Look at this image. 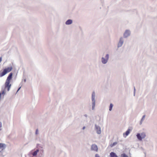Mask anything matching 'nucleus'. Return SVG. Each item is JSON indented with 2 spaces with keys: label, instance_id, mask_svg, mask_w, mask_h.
Masks as SVG:
<instances>
[{
  "label": "nucleus",
  "instance_id": "23",
  "mask_svg": "<svg viewBox=\"0 0 157 157\" xmlns=\"http://www.w3.org/2000/svg\"><path fill=\"white\" fill-rule=\"evenodd\" d=\"M85 128V127H83V129H84Z\"/></svg>",
  "mask_w": 157,
  "mask_h": 157
},
{
  "label": "nucleus",
  "instance_id": "13",
  "mask_svg": "<svg viewBox=\"0 0 157 157\" xmlns=\"http://www.w3.org/2000/svg\"><path fill=\"white\" fill-rule=\"evenodd\" d=\"M72 23V21L71 20H68L66 22V25H70Z\"/></svg>",
  "mask_w": 157,
  "mask_h": 157
},
{
  "label": "nucleus",
  "instance_id": "1",
  "mask_svg": "<svg viewBox=\"0 0 157 157\" xmlns=\"http://www.w3.org/2000/svg\"><path fill=\"white\" fill-rule=\"evenodd\" d=\"M12 73H11L10 74L9 76L7 77L5 83L4 89L2 90V94H5V91L6 89H7V90L8 91L10 90L11 86V84H10V81L12 78Z\"/></svg>",
  "mask_w": 157,
  "mask_h": 157
},
{
  "label": "nucleus",
  "instance_id": "3",
  "mask_svg": "<svg viewBox=\"0 0 157 157\" xmlns=\"http://www.w3.org/2000/svg\"><path fill=\"white\" fill-rule=\"evenodd\" d=\"M136 136L139 140H141L142 139L145 138L146 135L144 132H143L141 134L140 133H137L136 135Z\"/></svg>",
  "mask_w": 157,
  "mask_h": 157
},
{
  "label": "nucleus",
  "instance_id": "22",
  "mask_svg": "<svg viewBox=\"0 0 157 157\" xmlns=\"http://www.w3.org/2000/svg\"><path fill=\"white\" fill-rule=\"evenodd\" d=\"M2 60V58L1 57H0V63L1 62V61Z\"/></svg>",
  "mask_w": 157,
  "mask_h": 157
},
{
  "label": "nucleus",
  "instance_id": "9",
  "mask_svg": "<svg viewBox=\"0 0 157 157\" xmlns=\"http://www.w3.org/2000/svg\"><path fill=\"white\" fill-rule=\"evenodd\" d=\"M130 34V32L128 30H126L124 34V37H127Z\"/></svg>",
  "mask_w": 157,
  "mask_h": 157
},
{
  "label": "nucleus",
  "instance_id": "18",
  "mask_svg": "<svg viewBox=\"0 0 157 157\" xmlns=\"http://www.w3.org/2000/svg\"><path fill=\"white\" fill-rule=\"evenodd\" d=\"M95 157H99V156L98 154H96L95 155Z\"/></svg>",
  "mask_w": 157,
  "mask_h": 157
},
{
  "label": "nucleus",
  "instance_id": "19",
  "mask_svg": "<svg viewBox=\"0 0 157 157\" xmlns=\"http://www.w3.org/2000/svg\"><path fill=\"white\" fill-rule=\"evenodd\" d=\"M38 129H37L36 130V134H37V133H38Z\"/></svg>",
  "mask_w": 157,
  "mask_h": 157
},
{
  "label": "nucleus",
  "instance_id": "8",
  "mask_svg": "<svg viewBox=\"0 0 157 157\" xmlns=\"http://www.w3.org/2000/svg\"><path fill=\"white\" fill-rule=\"evenodd\" d=\"M6 145L5 144L2 143H0V150L1 151L3 150L6 147Z\"/></svg>",
  "mask_w": 157,
  "mask_h": 157
},
{
  "label": "nucleus",
  "instance_id": "17",
  "mask_svg": "<svg viewBox=\"0 0 157 157\" xmlns=\"http://www.w3.org/2000/svg\"><path fill=\"white\" fill-rule=\"evenodd\" d=\"M113 105L112 104H110L109 106V111H111L112 110L113 107Z\"/></svg>",
  "mask_w": 157,
  "mask_h": 157
},
{
  "label": "nucleus",
  "instance_id": "12",
  "mask_svg": "<svg viewBox=\"0 0 157 157\" xmlns=\"http://www.w3.org/2000/svg\"><path fill=\"white\" fill-rule=\"evenodd\" d=\"M131 131V130L130 129H128V130L125 133H124L123 135L124 136L125 135V137L127 136L130 133V131Z\"/></svg>",
  "mask_w": 157,
  "mask_h": 157
},
{
  "label": "nucleus",
  "instance_id": "15",
  "mask_svg": "<svg viewBox=\"0 0 157 157\" xmlns=\"http://www.w3.org/2000/svg\"><path fill=\"white\" fill-rule=\"evenodd\" d=\"M117 144V142H114L113 143V144H111L110 145V147H113L114 146H115V145Z\"/></svg>",
  "mask_w": 157,
  "mask_h": 157
},
{
  "label": "nucleus",
  "instance_id": "21",
  "mask_svg": "<svg viewBox=\"0 0 157 157\" xmlns=\"http://www.w3.org/2000/svg\"><path fill=\"white\" fill-rule=\"evenodd\" d=\"M145 117V116L144 115L143 116V117L142 119V120L144 119Z\"/></svg>",
  "mask_w": 157,
  "mask_h": 157
},
{
  "label": "nucleus",
  "instance_id": "5",
  "mask_svg": "<svg viewBox=\"0 0 157 157\" xmlns=\"http://www.w3.org/2000/svg\"><path fill=\"white\" fill-rule=\"evenodd\" d=\"M91 150L97 151H98V148L97 146L95 144H93L91 146Z\"/></svg>",
  "mask_w": 157,
  "mask_h": 157
},
{
  "label": "nucleus",
  "instance_id": "10",
  "mask_svg": "<svg viewBox=\"0 0 157 157\" xmlns=\"http://www.w3.org/2000/svg\"><path fill=\"white\" fill-rule=\"evenodd\" d=\"M110 157H118L116 153L113 152H111L110 153Z\"/></svg>",
  "mask_w": 157,
  "mask_h": 157
},
{
  "label": "nucleus",
  "instance_id": "14",
  "mask_svg": "<svg viewBox=\"0 0 157 157\" xmlns=\"http://www.w3.org/2000/svg\"><path fill=\"white\" fill-rule=\"evenodd\" d=\"M38 151H39V150H36V151H35L32 154L33 155V156H36L37 155V153H38Z\"/></svg>",
  "mask_w": 157,
  "mask_h": 157
},
{
  "label": "nucleus",
  "instance_id": "7",
  "mask_svg": "<svg viewBox=\"0 0 157 157\" xmlns=\"http://www.w3.org/2000/svg\"><path fill=\"white\" fill-rule=\"evenodd\" d=\"M94 93H93L92 94V100L93 101V106H92V109H94V106H95V101L94 100Z\"/></svg>",
  "mask_w": 157,
  "mask_h": 157
},
{
  "label": "nucleus",
  "instance_id": "6",
  "mask_svg": "<svg viewBox=\"0 0 157 157\" xmlns=\"http://www.w3.org/2000/svg\"><path fill=\"white\" fill-rule=\"evenodd\" d=\"M96 129L97 132L98 134H101V128L100 127L97 126L96 125H95Z\"/></svg>",
  "mask_w": 157,
  "mask_h": 157
},
{
  "label": "nucleus",
  "instance_id": "20",
  "mask_svg": "<svg viewBox=\"0 0 157 157\" xmlns=\"http://www.w3.org/2000/svg\"><path fill=\"white\" fill-rule=\"evenodd\" d=\"M2 126V124L1 122H0V128H1Z\"/></svg>",
  "mask_w": 157,
  "mask_h": 157
},
{
  "label": "nucleus",
  "instance_id": "2",
  "mask_svg": "<svg viewBox=\"0 0 157 157\" xmlns=\"http://www.w3.org/2000/svg\"><path fill=\"white\" fill-rule=\"evenodd\" d=\"M12 69V67H9L5 69L1 73L0 76H2L5 75L7 73L10 72Z\"/></svg>",
  "mask_w": 157,
  "mask_h": 157
},
{
  "label": "nucleus",
  "instance_id": "4",
  "mask_svg": "<svg viewBox=\"0 0 157 157\" xmlns=\"http://www.w3.org/2000/svg\"><path fill=\"white\" fill-rule=\"evenodd\" d=\"M106 59H105L104 58H102V62L104 64L106 63L107 62L109 58V55L107 54L106 56Z\"/></svg>",
  "mask_w": 157,
  "mask_h": 157
},
{
  "label": "nucleus",
  "instance_id": "16",
  "mask_svg": "<svg viewBox=\"0 0 157 157\" xmlns=\"http://www.w3.org/2000/svg\"><path fill=\"white\" fill-rule=\"evenodd\" d=\"M121 157H128V156L125 154L123 153L121 154Z\"/></svg>",
  "mask_w": 157,
  "mask_h": 157
},
{
  "label": "nucleus",
  "instance_id": "11",
  "mask_svg": "<svg viewBox=\"0 0 157 157\" xmlns=\"http://www.w3.org/2000/svg\"><path fill=\"white\" fill-rule=\"evenodd\" d=\"M123 43V40L122 38H121L118 44V47H119L121 46Z\"/></svg>",
  "mask_w": 157,
  "mask_h": 157
},
{
  "label": "nucleus",
  "instance_id": "24",
  "mask_svg": "<svg viewBox=\"0 0 157 157\" xmlns=\"http://www.w3.org/2000/svg\"><path fill=\"white\" fill-rule=\"evenodd\" d=\"M20 88H21V87H20V88H19V89H18V90L20 89Z\"/></svg>",
  "mask_w": 157,
  "mask_h": 157
}]
</instances>
